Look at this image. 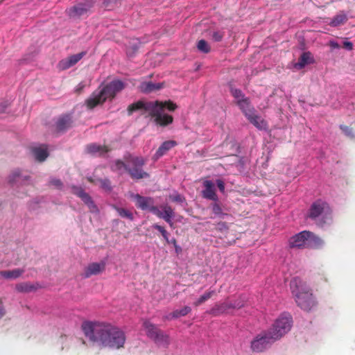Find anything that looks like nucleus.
Listing matches in <instances>:
<instances>
[{
	"mask_svg": "<svg viewBox=\"0 0 355 355\" xmlns=\"http://www.w3.org/2000/svg\"><path fill=\"white\" fill-rule=\"evenodd\" d=\"M340 128L347 135H349L352 132V129L347 125H341Z\"/></svg>",
	"mask_w": 355,
	"mask_h": 355,
	"instance_id": "obj_53",
	"label": "nucleus"
},
{
	"mask_svg": "<svg viewBox=\"0 0 355 355\" xmlns=\"http://www.w3.org/2000/svg\"><path fill=\"white\" fill-rule=\"evenodd\" d=\"M322 241L310 231H302L289 239V246L292 248H314L320 246Z\"/></svg>",
	"mask_w": 355,
	"mask_h": 355,
	"instance_id": "obj_5",
	"label": "nucleus"
},
{
	"mask_svg": "<svg viewBox=\"0 0 355 355\" xmlns=\"http://www.w3.org/2000/svg\"><path fill=\"white\" fill-rule=\"evenodd\" d=\"M277 340L269 331H263L258 334L251 342L252 350L256 352H261Z\"/></svg>",
	"mask_w": 355,
	"mask_h": 355,
	"instance_id": "obj_8",
	"label": "nucleus"
},
{
	"mask_svg": "<svg viewBox=\"0 0 355 355\" xmlns=\"http://www.w3.org/2000/svg\"><path fill=\"white\" fill-rule=\"evenodd\" d=\"M331 213L327 202L318 200L311 205L306 217L313 220L317 225L322 227L331 220Z\"/></svg>",
	"mask_w": 355,
	"mask_h": 355,
	"instance_id": "obj_4",
	"label": "nucleus"
},
{
	"mask_svg": "<svg viewBox=\"0 0 355 355\" xmlns=\"http://www.w3.org/2000/svg\"><path fill=\"white\" fill-rule=\"evenodd\" d=\"M83 87V86H80V87H78L76 89V92H78V93L80 92V91L82 90Z\"/></svg>",
	"mask_w": 355,
	"mask_h": 355,
	"instance_id": "obj_56",
	"label": "nucleus"
},
{
	"mask_svg": "<svg viewBox=\"0 0 355 355\" xmlns=\"http://www.w3.org/2000/svg\"><path fill=\"white\" fill-rule=\"evenodd\" d=\"M212 212L216 216H224L226 215L223 212L222 208L220 205L217 202H214L211 205Z\"/></svg>",
	"mask_w": 355,
	"mask_h": 355,
	"instance_id": "obj_40",
	"label": "nucleus"
},
{
	"mask_svg": "<svg viewBox=\"0 0 355 355\" xmlns=\"http://www.w3.org/2000/svg\"><path fill=\"white\" fill-rule=\"evenodd\" d=\"M6 314V310L2 304V302L0 301V319L2 318Z\"/></svg>",
	"mask_w": 355,
	"mask_h": 355,
	"instance_id": "obj_54",
	"label": "nucleus"
},
{
	"mask_svg": "<svg viewBox=\"0 0 355 355\" xmlns=\"http://www.w3.org/2000/svg\"><path fill=\"white\" fill-rule=\"evenodd\" d=\"M32 153L35 159L40 162H44L49 155L47 149L43 147L33 148Z\"/></svg>",
	"mask_w": 355,
	"mask_h": 355,
	"instance_id": "obj_29",
	"label": "nucleus"
},
{
	"mask_svg": "<svg viewBox=\"0 0 355 355\" xmlns=\"http://www.w3.org/2000/svg\"><path fill=\"white\" fill-rule=\"evenodd\" d=\"M292 322L291 315L284 313L276 320L272 328L268 331L274 336L275 338L278 340L290 331Z\"/></svg>",
	"mask_w": 355,
	"mask_h": 355,
	"instance_id": "obj_7",
	"label": "nucleus"
},
{
	"mask_svg": "<svg viewBox=\"0 0 355 355\" xmlns=\"http://www.w3.org/2000/svg\"><path fill=\"white\" fill-rule=\"evenodd\" d=\"M89 182H94L95 184H99L100 187L106 191H112V186H111V182L109 179L105 178V179H97L96 181H93L92 178L88 179Z\"/></svg>",
	"mask_w": 355,
	"mask_h": 355,
	"instance_id": "obj_31",
	"label": "nucleus"
},
{
	"mask_svg": "<svg viewBox=\"0 0 355 355\" xmlns=\"http://www.w3.org/2000/svg\"><path fill=\"white\" fill-rule=\"evenodd\" d=\"M15 288L19 293H30L35 291L37 286L30 282H21L17 284Z\"/></svg>",
	"mask_w": 355,
	"mask_h": 355,
	"instance_id": "obj_30",
	"label": "nucleus"
},
{
	"mask_svg": "<svg viewBox=\"0 0 355 355\" xmlns=\"http://www.w3.org/2000/svg\"><path fill=\"white\" fill-rule=\"evenodd\" d=\"M216 184H217V187L219 189L220 191L223 193L225 191V184H224L223 181L221 180H217Z\"/></svg>",
	"mask_w": 355,
	"mask_h": 355,
	"instance_id": "obj_50",
	"label": "nucleus"
},
{
	"mask_svg": "<svg viewBox=\"0 0 355 355\" xmlns=\"http://www.w3.org/2000/svg\"><path fill=\"white\" fill-rule=\"evenodd\" d=\"M155 343L167 347L170 343L169 336L166 334L162 330H159L158 333L152 339Z\"/></svg>",
	"mask_w": 355,
	"mask_h": 355,
	"instance_id": "obj_27",
	"label": "nucleus"
},
{
	"mask_svg": "<svg viewBox=\"0 0 355 355\" xmlns=\"http://www.w3.org/2000/svg\"><path fill=\"white\" fill-rule=\"evenodd\" d=\"M237 103L240 108L242 110L245 116L247 112L254 110V109L252 107H251L249 100L247 98L239 99Z\"/></svg>",
	"mask_w": 355,
	"mask_h": 355,
	"instance_id": "obj_32",
	"label": "nucleus"
},
{
	"mask_svg": "<svg viewBox=\"0 0 355 355\" xmlns=\"http://www.w3.org/2000/svg\"><path fill=\"white\" fill-rule=\"evenodd\" d=\"M232 94L233 96L235 97L236 98H238V99L240 98H244L243 93L240 89H232Z\"/></svg>",
	"mask_w": 355,
	"mask_h": 355,
	"instance_id": "obj_46",
	"label": "nucleus"
},
{
	"mask_svg": "<svg viewBox=\"0 0 355 355\" xmlns=\"http://www.w3.org/2000/svg\"><path fill=\"white\" fill-rule=\"evenodd\" d=\"M154 112H151L150 116L155 118V122L157 125L161 126H166L173 123V118L172 116L168 114H162V111L155 109Z\"/></svg>",
	"mask_w": 355,
	"mask_h": 355,
	"instance_id": "obj_13",
	"label": "nucleus"
},
{
	"mask_svg": "<svg viewBox=\"0 0 355 355\" xmlns=\"http://www.w3.org/2000/svg\"><path fill=\"white\" fill-rule=\"evenodd\" d=\"M214 294V291H209L206 292L202 295H201L196 302H193V305L195 306H200V304L208 300L209 298H211Z\"/></svg>",
	"mask_w": 355,
	"mask_h": 355,
	"instance_id": "obj_36",
	"label": "nucleus"
},
{
	"mask_svg": "<svg viewBox=\"0 0 355 355\" xmlns=\"http://www.w3.org/2000/svg\"><path fill=\"white\" fill-rule=\"evenodd\" d=\"M191 311V309L190 306H185L181 309H176L173 311L171 314L170 316L171 318H178L182 316H185L187 314H189Z\"/></svg>",
	"mask_w": 355,
	"mask_h": 355,
	"instance_id": "obj_33",
	"label": "nucleus"
},
{
	"mask_svg": "<svg viewBox=\"0 0 355 355\" xmlns=\"http://www.w3.org/2000/svg\"><path fill=\"white\" fill-rule=\"evenodd\" d=\"M86 54L85 51L80 52L77 54L72 55L67 58L70 64L73 66L75 65L79 60H80Z\"/></svg>",
	"mask_w": 355,
	"mask_h": 355,
	"instance_id": "obj_38",
	"label": "nucleus"
},
{
	"mask_svg": "<svg viewBox=\"0 0 355 355\" xmlns=\"http://www.w3.org/2000/svg\"><path fill=\"white\" fill-rule=\"evenodd\" d=\"M224 34L219 31L214 32L212 34V38L216 42H220L222 40Z\"/></svg>",
	"mask_w": 355,
	"mask_h": 355,
	"instance_id": "obj_44",
	"label": "nucleus"
},
{
	"mask_svg": "<svg viewBox=\"0 0 355 355\" xmlns=\"http://www.w3.org/2000/svg\"><path fill=\"white\" fill-rule=\"evenodd\" d=\"M130 198L135 200V205L141 210H148L153 213L154 208H157L154 205V200L151 197H145L139 194L131 193Z\"/></svg>",
	"mask_w": 355,
	"mask_h": 355,
	"instance_id": "obj_10",
	"label": "nucleus"
},
{
	"mask_svg": "<svg viewBox=\"0 0 355 355\" xmlns=\"http://www.w3.org/2000/svg\"><path fill=\"white\" fill-rule=\"evenodd\" d=\"M105 270L104 263H92L85 269V275L89 277L92 275H98Z\"/></svg>",
	"mask_w": 355,
	"mask_h": 355,
	"instance_id": "obj_20",
	"label": "nucleus"
},
{
	"mask_svg": "<svg viewBox=\"0 0 355 355\" xmlns=\"http://www.w3.org/2000/svg\"><path fill=\"white\" fill-rule=\"evenodd\" d=\"M82 329L86 337L102 347L119 349L124 346L125 333L110 323L85 322Z\"/></svg>",
	"mask_w": 355,
	"mask_h": 355,
	"instance_id": "obj_1",
	"label": "nucleus"
},
{
	"mask_svg": "<svg viewBox=\"0 0 355 355\" xmlns=\"http://www.w3.org/2000/svg\"><path fill=\"white\" fill-rule=\"evenodd\" d=\"M246 117L249 120V121L258 129L261 130L265 128V121L263 119H261L260 116L256 114L255 110L247 112Z\"/></svg>",
	"mask_w": 355,
	"mask_h": 355,
	"instance_id": "obj_17",
	"label": "nucleus"
},
{
	"mask_svg": "<svg viewBox=\"0 0 355 355\" xmlns=\"http://www.w3.org/2000/svg\"><path fill=\"white\" fill-rule=\"evenodd\" d=\"M128 166V164H125L122 160L116 159L114 162H113L112 164H111L110 168L114 172H120L123 169L127 171Z\"/></svg>",
	"mask_w": 355,
	"mask_h": 355,
	"instance_id": "obj_34",
	"label": "nucleus"
},
{
	"mask_svg": "<svg viewBox=\"0 0 355 355\" xmlns=\"http://www.w3.org/2000/svg\"><path fill=\"white\" fill-rule=\"evenodd\" d=\"M163 83H153L152 82H144L140 85V89L144 93H150L153 91L160 89Z\"/></svg>",
	"mask_w": 355,
	"mask_h": 355,
	"instance_id": "obj_26",
	"label": "nucleus"
},
{
	"mask_svg": "<svg viewBox=\"0 0 355 355\" xmlns=\"http://www.w3.org/2000/svg\"><path fill=\"white\" fill-rule=\"evenodd\" d=\"M198 49L205 53H207L210 51V46L209 44L205 40H200L198 42Z\"/></svg>",
	"mask_w": 355,
	"mask_h": 355,
	"instance_id": "obj_39",
	"label": "nucleus"
},
{
	"mask_svg": "<svg viewBox=\"0 0 355 355\" xmlns=\"http://www.w3.org/2000/svg\"><path fill=\"white\" fill-rule=\"evenodd\" d=\"M92 7V1H84L71 7L67 9L66 12L69 17L77 19L82 16L87 15L91 11Z\"/></svg>",
	"mask_w": 355,
	"mask_h": 355,
	"instance_id": "obj_9",
	"label": "nucleus"
},
{
	"mask_svg": "<svg viewBox=\"0 0 355 355\" xmlns=\"http://www.w3.org/2000/svg\"><path fill=\"white\" fill-rule=\"evenodd\" d=\"M71 67L72 65L70 64L67 58L62 60L58 63V67L61 70H66Z\"/></svg>",
	"mask_w": 355,
	"mask_h": 355,
	"instance_id": "obj_43",
	"label": "nucleus"
},
{
	"mask_svg": "<svg viewBox=\"0 0 355 355\" xmlns=\"http://www.w3.org/2000/svg\"><path fill=\"white\" fill-rule=\"evenodd\" d=\"M176 146L175 141H166L162 143L155 154V159H159L165 155L170 149Z\"/></svg>",
	"mask_w": 355,
	"mask_h": 355,
	"instance_id": "obj_22",
	"label": "nucleus"
},
{
	"mask_svg": "<svg viewBox=\"0 0 355 355\" xmlns=\"http://www.w3.org/2000/svg\"><path fill=\"white\" fill-rule=\"evenodd\" d=\"M155 109L163 112L165 109L169 111H174L177 108V105L171 101L153 102Z\"/></svg>",
	"mask_w": 355,
	"mask_h": 355,
	"instance_id": "obj_21",
	"label": "nucleus"
},
{
	"mask_svg": "<svg viewBox=\"0 0 355 355\" xmlns=\"http://www.w3.org/2000/svg\"><path fill=\"white\" fill-rule=\"evenodd\" d=\"M203 186L205 189L202 191V197L216 202L218 196L216 193L214 184L210 180H205L203 182Z\"/></svg>",
	"mask_w": 355,
	"mask_h": 355,
	"instance_id": "obj_14",
	"label": "nucleus"
},
{
	"mask_svg": "<svg viewBox=\"0 0 355 355\" xmlns=\"http://www.w3.org/2000/svg\"><path fill=\"white\" fill-rule=\"evenodd\" d=\"M50 184L55 187L56 188L60 189L62 186V183L60 180L59 179H51L50 180Z\"/></svg>",
	"mask_w": 355,
	"mask_h": 355,
	"instance_id": "obj_45",
	"label": "nucleus"
},
{
	"mask_svg": "<svg viewBox=\"0 0 355 355\" xmlns=\"http://www.w3.org/2000/svg\"><path fill=\"white\" fill-rule=\"evenodd\" d=\"M143 327L146 330L147 336L150 339H153V338H154V336L160 330L155 324L147 320L144 321Z\"/></svg>",
	"mask_w": 355,
	"mask_h": 355,
	"instance_id": "obj_28",
	"label": "nucleus"
},
{
	"mask_svg": "<svg viewBox=\"0 0 355 355\" xmlns=\"http://www.w3.org/2000/svg\"><path fill=\"white\" fill-rule=\"evenodd\" d=\"M216 230L221 233H226L229 227L226 222H219L216 224Z\"/></svg>",
	"mask_w": 355,
	"mask_h": 355,
	"instance_id": "obj_41",
	"label": "nucleus"
},
{
	"mask_svg": "<svg viewBox=\"0 0 355 355\" xmlns=\"http://www.w3.org/2000/svg\"><path fill=\"white\" fill-rule=\"evenodd\" d=\"M77 195L80 197L82 200L87 205L89 211L92 213H97L98 211V209L97 206L95 205L92 198L89 196L88 193L85 192L83 189H80Z\"/></svg>",
	"mask_w": 355,
	"mask_h": 355,
	"instance_id": "obj_19",
	"label": "nucleus"
},
{
	"mask_svg": "<svg viewBox=\"0 0 355 355\" xmlns=\"http://www.w3.org/2000/svg\"><path fill=\"white\" fill-rule=\"evenodd\" d=\"M24 272V269L15 268L12 270L0 271V276L7 279H15L19 277Z\"/></svg>",
	"mask_w": 355,
	"mask_h": 355,
	"instance_id": "obj_25",
	"label": "nucleus"
},
{
	"mask_svg": "<svg viewBox=\"0 0 355 355\" xmlns=\"http://www.w3.org/2000/svg\"><path fill=\"white\" fill-rule=\"evenodd\" d=\"M343 47L347 50L351 51L353 49V43L349 41H345Z\"/></svg>",
	"mask_w": 355,
	"mask_h": 355,
	"instance_id": "obj_51",
	"label": "nucleus"
},
{
	"mask_svg": "<svg viewBox=\"0 0 355 355\" xmlns=\"http://www.w3.org/2000/svg\"><path fill=\"white\" fill-rule=\"evenodd\" d=\"M127 162V172L132 179L138 180L149 178L150 175L142 168L146 164V160L143 157L130 156Z\"/></svg>",
	"mask_w": 355,
	"mask_h": 355,
	"instance_id": "obj_6",
	"label": "nucleus"
},
{
	"mask_svg": "<svg viewBox=\"0 0 355 355\" xmlns=\"http://www.w3.org/2000/svg\"><path fill=\"white\" fill-rule=\"evenodd\" d=\"M110 150L111 148L105 145L102 146L96 144H90L86 146L87 153L94 156L103 157Z\"/></svg>",
	"mask_w": 355,
	"mask_h": 355,
	"instance_id": "obj_15",
	"label": "nucleus"
},
{
	"mask_svg": "<svg viewBox=\"0 0 355 355\" xmlns=\"http://www.w3.org/2000/svg\"><path fill=\"white\" fill-rule=\"evenodd\" d=\"M243 306V302L241 300H235L234 302H232V309H240Z\"/></svg>",
	"mask_w": 355,
	"mask_h": 355,
	"instance_id": "obj_49",
	"label": "nucleus"
},
{
	"mask_svg": "<svg viewBox=\"0 0 355 355\" xmlns=\"http://www.w3.org/2000/svg\"><path fill=\"white\" fill-rule=\"evenodd\" d=\"M166 223H168L171 227H174V223L172 221V219H170V221Z\"/></svg>",
	"mask_w": 355,
	"mask_h": 355,
	"instance_id": "obj_55",
	"label": "nucleus"
},
{
	"mask_svg": "<svg viewBox=\"0 0 355 355\" xmlns=\"http://www.w3.org/2000/svg\"><path fill=\"white\" fill-rule=\"evenodd\" d=\"M231 306L232 302L227 300L221 303H217L211 309L210 313L211 314L215 316L219 315L220 314L227 313L229 309H232Z\"/></svg>",
	"mask_w": 355,
	"mask_h": 355,
	"instance_id": "obj_18",
	"label": "nucleus"
},
{
	"mask_svg": "<svg viewBox=\"0 0 355 355\" xmlns=\"http://www.w3.org/2000/svg\"><path fill=\"white\" fill-rule=\"evenodd\" d=\"M73 121L69 114L60 115L55 122V130L57 132H64L73 126Z\"/></svg>",
	"mask_w": 355,
	"mask_h": 355,
	"instance_id": "obj_11",
	"label": "nucleus"
},
{
	"mask_svg": "<svg viewBox=\"0 0 355 355\" xmlns=\"http://www.w3.org/2000/svg\"><path fill=\"white\" fill-rule=\"evenodd\" d=\"M152 227L159 231L166 242L168 244L170 243L169 233L165 230L164 227L158 224H153Z\"/></svg>",
	"mask_w": 355,
	"mask_h": 355,
	"instance_id": "obj_37",
	"label": "nucleus"
},
{
	"mask_svg": "<svg viewBox=\"0 0 355 355\" xmlns=\"http://www.w3.org/2000/svg\"><path fill=\"white\" fill-rule=\"evenodd\" d=\"M21 173L19 170L14 171L9 176V182L12 183L21 179Z\"/></svg>",
	"mask_w": 355,
	"mask_h": 355,
	"instance_id": "obj_42",
	"label": "nucleus"
},
{
	"mask_svg": "<svg viewBox=\"0 0 355 355\" xmlns=\"http://www.w3.org/2000/svg\"><path fill=\"white\" fill-rule=\"evenodd\" d=\"M347 19V15L344 12H340L331 19L328 24L332 27L340 26L345 24Z\"/></svg>",
	"mask_w": 355,
	"mask_h": 355,
	"instance_id": "obj_23",
	"label": "nucleus"
},
{
	"mask_svg": "<svg viewBox=\"0 0 355 355\" xmlns=\"http://www.w3.org/2000/svg\"><path fill=\"white\" fill-rule=\"evenodd\" d=\"M328 45L332 49H340V46L339 45V44L334 41V40H330L329 42V44Z\"/></svg>",
	"mask_w": 355,
	"mask_h": 355,
	"instance_id": "obj_52",
	"label": "nucleus"
},
{
	"mask_svg": "<svg viewBox=\"0 0 355 355\" xmlns=\"http://www.w3.org/2000/svg\"><path fill=\"white\" fill-rule=\"evenodd\" d=\"M170 199L173 202H182L183 200H184V198L182 197V196H181L180 194H176V195L171 196H170Z\"/></svg>",
	"mask_w": 355,
	"mask_h": 355,
	"instance_id": "obj_47",
	"label": "nucleus"
},
{
	"mask_svg": "<svg viewBox=\"0 0 355 355\" xmlns=\"http://www.w3.org/2000/svg\"><path fill=\"white\" fill-rule=\"evenodd\" d=\"M313 58L310 52H304L300 57L297 63L295 64V67L298 69L304 68L306 64L312 63Z\"/></svg>",
	"mask_w": 355,
	"mask_h": 355,
	"instance_id": "obj_24",
	"label": "nucleus"
},
{
	"mask_svg": "<svg viewBox=\"0 0 355 355\" xmlns=\"http://www.w3.org/2000/svg\"><path fill=\"white\" fill-rule=\"evenodd\" d=\"M170 243L173 244L174 248H175V252L177 254H179L182 252V248L178 245L177 243V241L175 239H172L170 240Z\"/></svg>",
	"mask_w": 355,
	"mask_h": 355,
	"instance_id": "obj_48",
	"label": "nucleus"
},
{
	"mask_svg": "<svg viewBox=\"0 0 355 355\" xmlns=\"http://www.w3.org/2000/svg\"><path fill=\"white\" fill-rule=\"evenodd\" d=\"M153 102H147L145 103L141 101H139L136 103H132L128 105L127 108L128 114L129 116L132 115L134 112L138 110H144L148 112V116H150L151 112H154L153 110Z\"/></svg>",
	"mask_w": 355,
	"mask_h": 355,
	"instance_id": "obj_12",
	"label": "nucleus"
},
{
	"mask_svg": "<svg viewBox=\"0 0 355 355\" xmlns=\"http://www.w3.org/2000/svg\"><path fill=\"white\" fill-rule=\"evenodd\" d=\"M112 207L117 211V213L121 218H128L130 220H132L134 219L132 213L128 211V209L119 207L114 205H112Z\"/></svg>",
	"mask_w": 355,
	"mask_h": 355,
	"instance_id": "obj_35",
	"label": "nucleus"
},
{
	"mask_svg": "<svg viewBox=\"0 0 355 355\" xmlns=\"http://www.w3.org/2000/svg\"><path fill=\"white\" fill-rule=\"evenodd\" d=\"M290 287L297 306L306 311H310L315 305V300L310 289L297 277L291 281Z\"/></svg>",
	"mask_w": 355,
	"mask_h": 355,
	"instance_id": "obj_3",
	"label": "nucleus"
},
{
	"mask_svg": "<svg viewBox=\"0 0 355 355\" xmlns=\"http://www.w3.org/2000/svg\"><path fill=\"white\" fill-rule=\"evenodd\" d=\"M125 84L120 80H114L103 87L100 90L94 92L86 100L88 108L93 109L98 105H102L106 100H113L116 95L121 92Z\"/></svg>",
	"mask_w": 355,
	"mask_h": 355,
	"instance_id": "obj_2",
	"label": "nucleus"
},
{
	"mask_svg": "<svg viewBox=\"0 0 355 355\" xmlns=\"http://www.w3.org/2000/svg\"><path fill=\"white\" fill-rule=\"evenodd\" d=\"M161 208L164 212H162L157 207L153 209V214L160 218H163L166 222H169L170 219H172L174 216L173 209L168 205H163Z\"/></svg>",
	"mask_w": 355,
	"mask_h": 355,
	"instance_id": "obj_16",
	"label": "nucleus"
}]
</instances>
